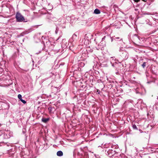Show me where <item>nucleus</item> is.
Wrapping results in <instances>:
<instances>
[{
  "mask_svg": "<svg viewBox=\"0 0 158 158\" xmlns=\"http://www.w3.org/2000/svg\"><path fill=\"white\" fill-rule=\"evenodd\" d=\"M133 128L134 130H138V128L136 127V125L135 124H133L132 125Z\"/></svg>",
  "mask_w": 158,
  "mask_h": 158,
  "instance_id": "obj_8",
  "label": "nucleus"
},
{
  "mask_svg": "<svg viewBox=\"0 0 158 158\" xmlns=\"http://www.w3.org/2000/svg\"><path fill=\"white\" fill-rule=\"evenodd\" d=\"M114 36L111 38V42H112L114 40Z\"/></svg>",
  "mask_w": 158,
  "mask_h": 158,
  "instance_id": "obj_12",
  "label": "nucleus"
},
{
  "mask_svg": "<svg viewBox=\"0 0 158 158\" xmlns=\"http://www.w3.org/2000/svg\"><path fill=\"white\" fill-rule=\"evenodd\" d=\"M146 62H144L143 64L142 65V66L143 68H144L146 66Z\"/></svg>",
  "mask_w": 158,
  "mask_h": 158,
  "instance_id": "obj_9",
  "label": "nucleus"
},
{
  "mask_svg": "<svg viewBox=\"0 0 158 158\" xmlns=\"http://www.w3.org/2000/svg\"><path fill=\"white\" fill-rule=\"evenodd\" d=\"M103 39H104V38H102V40H103Z\"/></svg>",
  "mask_w": 158,
  "mask_h": 158,
  "instance_id": "obj_14",
  "label": "nucleus"
},
{
  "mask_svg": "<svg viewBox=\"0 0 158 158\" xmlns=\"http://www.w3.org/2000/svg\"><path fill=\"white\" fill-rule=\"evenodd\" d=\"M15 18L17 21L18 22H26L24 21L25 19L24 17L21 13L19 12H17L15 15Z\"/></svg>",
  "mask_w": 158,
  "mask_h": 158,
  "instance_id": "obj_2",
  "label": "nucleus"
},
{
  "mask_svg": "<svg viewBox=\"0 0 158 158\" xmlns=\"http://www.w3.org/2000/svg\"><path fill=\"white\" fill-rule=\"evenodd\" d=\"M77 37V35L76 34H74L73 35V37L74 38L75 37Z\"/></svg>",
  "mask_w": 158,
  "mask_h": 158,
  "instance_id": "obj_11",
  "label": "nucleus"
},
{
  "mask_svg": "<svg viewBox=\"0 0 158 158\" xmlns=\"http://www.w3.org/2000/svg\"><path fill=\"white\" fill-rule=\"evenodd\" d=\"M140 0H135V2H138Z\"/></svg>",
  "mask_w": 158,
  "mask_h": 158,
  "instance_id": "obj_13",
  "label": "nucleus"
},
{
  "mask_svg": "<svg viewBox=\"0 0 158 158\" xmlns=\"http://www.w3.org/2000/svg\"><path fill=\"white\" fill-rule=\"evenodd\" d=\"M103 39H104V38H102V40H103Z\"/></svg>",
  "mask_w": 158,
  "mask_h": 158,
  "instance_id": "obj_15",
  "label": "nucleus"
},
{
  "mask_svg": "<svg viewBox=\"0 0 158 158\" xmlns=\"http://www.w3.org/2000/svg\"><path fill=\"white\" fill-rule=\"evenodd\" d=\"M57 155L59 156H62L63 155V153L61 151H59L57 152Z\"/></svg>",
  "mask_w": 158,
  "mask_h": 158,
  "instance_id": "obj_5",
  "label": "nucleus"
},
{
  "mask_svg": "<svg viewBox=\"0 0 158 158\" xmlns=\"http://www.w3.org/2000/svg\"><path fill=\"white\" fill-rule=\"evenodd\" d=\"M49 118H43L42 119V121L44 123H46L49 120Z\"/></svg>",
  "mask_w": 158,
  "mask_h": 158,
  "instance_id": "obj_7",
  "label": "nucleus"
},
{
  "mask_svg": "<svg viewBox=\"0 0 158 158\" xmlns=\"http://www.w3.org/2000/svg\"><path fill=\"white\" fill-rule=\"evenodd\" d=\"M119 52L120 55L123 59L126 60L127 59L128 57V53L125 50L124 48H120Z\"/></svg>",
  "mask_w": 158,
  "mask_h": 158,
  "instance_id": "obj_1",
  "label": "nucleus"
},
{
  "mask_svg": "<svg viewBox=\"0 0 158 158\" xmlns=\"http://www.w3.org/2000/svg\"><path fill=\"white\" fill-rule=\"evenodd\" d=\"M114 40L116 41L117 42L118 41L121 42L123 41L122 38L120 37H117L114 36Z\"/></svg>",
  "mask_w": 158,
  "mask_h": 158,
  "instance_id": "obj_4",
  "label": "nucleus"
},
{
  "mask_svg": "<svg viewBox=\"0 0 158 158\" xmlns=\"http://www.w3.org/2000/svg\"><path fill=\"white\" fill-rule=\"evenodd\" d=\"M52 107H49L48 108V110L50 112H51L52 110Z\"/></svg>",
  "mask_w": 158,
  "mask_h": 158,
  "instance_id": "obj_10",
  "label": "nucleus"
},
{
  "mask_svg": "<svg viewBox=\"0 0 158 158\" xmlns=\"http://www.w3.org/2000/svg\"><path fill=\"white\" fill-rule=\"evenodd\" d=\"M94 13L96 14H98L100 13V11L98 9H96L94 10Z\"/></svg>",
  "mask_w": 158,
  "mask_h": 158,
  "instance_id": "obj_6",
  "label": "nucleus"
},
{
  "mask_svg": "<svg viewBox=\"0 0 158 158\" xmlns=\"http://www.w3.org/2000/svg\"><path fill=\"white\" fill-rule=\"evenodd\" d=\"M18 98L20 100L23 104H25L26 103V102L22 99V96L21 94H19L18 96Z\"/></svg>",
  "mask_w": 158,
  "mask_h": 158,
  "instance_id": "obj_3",
  "label": "nucleus"
}]
</instances>
